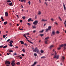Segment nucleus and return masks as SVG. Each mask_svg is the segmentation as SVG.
I'll use <instances>...</instances> for the list:
<instances>
[{
    "label": "nucleus",
    "instance_id": "nucleus-1",
    "mask_svg": "<svg viewBox=\"0 0 66 66\" xmlns=\"http://www.w3.org/2000/svg\"><path fill=\"white\" fill-rule=\"evenodd\" d=\"M53 52H54L55 53V55L54 56V59H55V58H56L57 59H58L59 58V57L60 56L59 55H57L56 56V52L54 50H53Z\"/></svg>",
    "mask_w": 66,
    "mask_h": 66
},
{
    "label": "nucleus",
    "instance_id": "nucleus-2",
    "mask_svg": "<svg viewBox=\"0 0 66 66\" xmlns=\"http://www.w3.org/2000/svg\"><path fill=\"white\" fill-rule=\"evenodd\" d=\"M34 51L35 52H37V53H38V54H39L40 52H39V50L38 49V48H37V47L34 50Z\"/></svg>",
    "mask_w": 66,
    "mask_h": 66
},
{
    "label": "nucleus",
    "instance_id": "nucleus-3",
    "mask_svg": "<svg viewBox=\"0 0 66 66\" xmlns=\"http://www.w3.org/2000/svg\"><path fill=\"white\" fill-rule=\"evenodd\" d=\"M49 37H48L45 38V43L46 44H48V43H47V42H48V39H49Z\"/></svg>",
    "mask_w": 66,
    "mask_h": 66
},
{
    "label": "nucleus",
    "instance_id": "nucleus-4",
    "mask_svg": "<svg viewBox=\"0 0 66 66\" xmlns=\"http://www.w3.org/2000/svg\"><path fill=\"white\" fill-rule=\"evenodd\" d=\"M38 21L36 20L33 22V24H35V25H37V23H38Z\"/></svg>",
    "mask_w": 66,
    "mask_h": 66
},
{
    "label": "nucleus",
    "instance_id": "nucleus-5",
    "mask_svg": "<svg viewBox=\"0 0 66 66\" xmlns=\"http://www.w3.org/2000/svg\"><path fill=\"white\" fill-rule=\"evenodd\" d=\"M5 64H8L9 65H10V64H11V63L10 62V61H7V60L5 62Z\"/></svg>",
    "mask_w": 66,
    "mask_h": 66
},
{
    "label": "nucleus",
    "instance_id": "nucleus-6",
    "mask_svg": "<svg viewBox=\"0 0 66 66\" xmlns=\"http://www.w3.org/2000/svg\"><path fill=\"white\" fill-rule=\"evenodd\" d=\"M14 61H13L11 63V64L12 65V66H15V63Z\"/></svg>",
    "mask_w": 66,
    "mask_h": 66
},
{
    "label": "nucleus",
    "instance_id": "nucleus-7",
    "mask_svg": "<svg viewBox=\"0 0 66 66\" xmlns=\"http://www.w3.org/2000/svg\"><path fill=\"white\" fill-rule=\"evenodd\" d=\"M42 14V12L40 11H39L38 12V14L39 15H40Z\"/></svg>",
    "mask_w": 66,
    "mask_h": 66
},
{
    "label": "nucleus",
    "instance_id": "nucleus-8",
    "mask_svg": "<svg viewBox=\"0 0 66 66\" xmlns=\"http://www.w3.org/2000/svg\"><path fill=\"white\" fill-rule=\"evenodd\" d=\"M65 57L64 56H62L61 60L63 61L64 60H65Z\"/></svg>",
    "mask_w": 66,
    "mask_h": 66
},
{
    "label": "nucleus",
    "instance_id": "nucleus-9",
    "mask_svg": "<svg viewBox=\"0 0 66 66\" xmlns=\"http://www.w3.org/2000/svg\"><path fill=\"white\" fill-rule=\"evenodd\" d=\"M5 15L6 17L8 16V13H7V12H5Z\"/></svg>",
    "mask_w": 66,
    "mask_h": 66
},
{
    "label": "nucleus",
    "instance_id": "nucleus-10",
    "mask_svg": "<svg viewBox=\"0 0 66 66\" xmlns=\"http://www.w3.org/2000/svg\"><path fill=\"white\" fill-rule=\"evenodd\" d=\"M63 5L64 9V10H66V7H65V4H64V3H63Z\"/></svg>",
    "mask_w": 66,
    "mask_h": 66
},
{
    "label": "nucleus",
    "instance_id": "nucleus-11",
    "mask_svg": "<svg viewBox=\"0 0 66 66\" xmlns=\"http://www.w3.org/2000/svg\"><path fill=\"white\" fill-rule=\"evenodd\" d=\"M48 20H47V19H42V21H47Z\"/></svg>",
    "mask_w": 66,
    "mask_h": 66
},
{
    "label": "nucleus",
    "instance_id": "nucleus-12",
    "mask_svg": "<svg viewBox=\"0 0 66 66\" xmlns=\"http://www.w3.org/2000/svg\"><path fill=\"white\" fill-rule=\"evenodd\" d=\"M45 4L46 6H48V3H47V2H45Z\"/></svg>",
    "mask_w": 66,
    "mask_h": 66
},
{
    "label": "nucleus",
    "instance_id": "nucleus-13",
    "mask_svg": "<svg viewBox=\"0 0 66 66\" xmlns=\"http://www.w3.org/2000/svg\"><path fill=\"white\" fill-rule=\"evenodd\" d=\"M51 26H49L48 27V29L49 30H51Z\"/></svg>",
    "mask_w": 66,
    "mask_h": 66
},
{
    "label": "nucleus",
    "instance_id": "nucleus-14",
    "mask_svg": "<svg viewBox=\"0 0 66 66\" xmlns=\"http://www.w3.org/2000/svg\"><path fill=\"white\" fill-rule=\"evenodd\" d=\"M16 64L17 65H20V63L19 62L16 63Z\"/></svg>",
    "mask_w": 66,
    "mask_h": 66
},
{
    "label": "nucleus",
    "instance_id": "nucleus-15",
    "mask_svg": "<svg viewBox=\"0 0 66 66\" xmlns=\"http://www.w3.org/2000/svg\"><path fill=\"white\" fill-rule=\"evenodd\" d=\"M53 47H54V46L53 45H51V46L50 47V49H51V48H53Z\"/></svg>",
    "mask_w": 66,
    "mask_h": 66
},
{
    "label": "nucleus",
    "instance_id": "nucleus-16",
    "mask_svg": "<svg viewBox=\"0 0 66 66\" xmlns=\"http://www.w3.org/2000/svg\"><path fill=\"white\" fill-rule=\"evenodd\" d=\"M64 23L65 27H66V20H65V22H64Z\"/></svg>",
    "mask_w": 66,
    "mask_h": 66
},
{
    "label": "nucleus",
    "instance_id": "nucleus-17",
    "mask_svg": "<svg viewBox=\"0 0 66 66\" xmlns=\"http://www.w3.org/2000/svg\"><path fill=\"white\" fill-rule=\"evenodd\" d=\"M52 34L53 35H55V32H54V31H52Z\"/></svg>",
    "mask_w": 66,
    "mask_h": 66
},
{
    "label": "nucleus",
    "instance_id": "nucleus-18",
    "mask_svg": "<svg viewBox=\"0 0 66 66\" xmlns=\"http://www.w3.org/2000/svg\"><path fill=\"white\" fill-rule=\"evenodd\" d=\"M36 64H37V62H35L34 63V64H33V66H35V65H36Z\"/></svg>",
    "mask_w": 66,
    "mask_h": 66
},
{
    "label": "nucleus",
    "instance_id": "nucleus-19",
    "mask_svg": "<svg viewBox=\"0 0 66 66\" xmlns=\"http://www.w3.org/2000/svg\"><path fill=\"white\" fill-rule=\"evenodd\" d=\"M7 22H5L4 23V25H6V24H7Z\"/></svg>",
    "mask_w": 66,
    "mask_h": 66
},
{
    "label": "nucleus",
    "instance_id": "nucleus-20",
    "mask_svg": "<svg viewBox=\"0 0 66 66\" xmlns=\"http://www.w3.org/2000/svg\"><path fill=\"white\" fill-rule=\"evenodd\" d=\"M20 42L21 44H24V42H23L22 41H20Z\"/></svg>",
    "mask_w": 66,
    "mask_h": 66
},
{
    "label": "nucleus",
    "instance_id": "nucleus-21",
    "mask_svg": "<svg viewBox=\"0 0 66 66\" xmlns=\"http://www.w3.org/2000/svg\"><path fill=\"white\" fill-rule=\"evenodd\" d=\"M31 20H32V19L31 18L29 19H28V22H29V21H31Z\"/></svg>",
    "mask_w": 66,
    "mask_h": 66
},
{
    "label": "nucleus",
    "instance_id": "nucleus-22",
    "mask_svg": "<svg viewBox=\"0 0 66 66\" xmlns=\"http://www.w3.org/2000/svg\"><path fill=\"white\" fill-rule=\"evenodd\" d=\"M54 24H56V26H57V25H58V24L56 22H54Z\"/></svg>",
    "mask_w": 66,
    "mask_h": 66
},
{
    "label": "nucleus",
    "instance_id": "nucleus-23",
    "mask_svg": "<svg viewBox=\"0 0 66 66\" xmlns=\"http://www.w3.org/2000/svg\"><path fill=\"white\" fill-rule=\"evenodd\" d=\"M22 51L24 53L26 52V51L24 49H23L22 50Z\"/></svg>",
    "mask_w": 66,
    "mask_h": 66
},
{
    "label": "nucleus",
    "instance_id": "nucleus-24",
    "mask_svg": "<svg viewBox=\"0 0 66 66\" xmlns=\"http://www.w3.org/2000/svg\"><path fill=\"white\" fill-rule=\"evenodd\" d=\"M60 46L61 47H63L64 46V44H62L61 45H60Z\"/></svg>",
    "mask_w": 66,
    "mask_h": 66
},
{
    "label": "nucleus",
    "instance_id": "nucleus-25",
    "mask_svg": "<svg viewBox=\"0 0 66 66\" xmlns=\"http://www.w3.org/2000/svg\"><path fill=\"white\" fill-rule=\"evenodd\" d=\"M9 5L10 6H12V3H9Z\"/></svg>",
    "mask_w": 66,
    "mask_h": 66
},
{
    "label": "nucleus",
    "instance_id": "nucleus-26",
    "mask_svg": "<svg viewBox=\"0 0 66 66\" xmlns=\"http://www.w3.org/2000/svg\"><path fill=\"white\" fill-rule=\"evenodd\" d=\"M40 52L42 53H44V51L43 50H41L40 51Z\"/></svg>",
    "mask_w": 66,
    "mask_h": 66
},
{
    "label": "nucleus",
    "instance_id": "nucleus-27",
    "mask_svg": "<svg viewBox=\"0 0 66 66\" xmlns=\"http://www.w3.org/2000/svg\"><path fill=\"white\" fill-rule=\"evenodd\" d=\"M39 35V36H40L41 37H42V36H44V34H40Z\"/></svg>",
    "mask_w": 66,
    "mask_h": 66
},
{
    "label": "nucleus",
    "instance_id": "nucleus-28",
    "mask_svg": "<svg viewBox=\"0 0 66 66\" xmlns=\"http://www.w3.org/2000/svg\"><path fill=\"white\" fill-rule=\"evenodd\" d=\"M41 58V59H44V58H46V57L45 56H43Z\"/></svg>",
    "mask_w": 66,
    "mask_h": 66
},
{
    "label": "nucleus",
    "instance_id": "nucleus-29",
    "mask_svg": "<svg viewBox=\"0 0 66 66\" xmlns=\"http://www.w3.org/2000/svg\"><path fill=\"white\" fill-rule=\"evenodd\" d=\"M1 19H2V21H4V19H3V18L2 17H1Z\"/></svg>",
    "mask_w": 66,
    "mask_h": 66
},
{
    "label": "nucleus",
    "instance_id": "nucleus-30",
    "mask_svg": "<svg viewBox=\"0 0 66 66\" xmlns=\"http://www.w3.org/2000/svg\"><path fill=\"white\" fill-rule=\"evenodd\" d=\"M7 47V46L6 45L3 47V48H6Z\"/></svg>",
    "mask_w": 66,
    "mask_h": 66
},
{
    "label": "nucleus",
    "instance_id": "nucleus-31",
    "mask_svg": "<svg viewBox=\"0 0 66 66\" xmlns=\"http://www.w3.org/2000/svg\"><path fill=\"white\" fill-rule=\"evenodd\" d=\"M44 31V30H42V31H39V33H42V32H43V31Z\"/></svg>",
    "mask_w": 66,
    "mask_h": 66
},
{
    "label": "nucleus",
    "instance_id": "nucleus-32",
    "mask_svg": "<svg viewBox=\"0 0 66 66\" xmlns=\"http://www.w3.org/2000/svg\"><path fill=\"white\" fill-rule=\"evenodd\" d=\"M24 37H25L27 39H28V38H27V37L26 36L24 35Z\"/></svg>",
    "mask_w": 66,
    "mask_h": 66
},
{
    "label": "nucleus",
    "instance_id": "nucleus-33",
    "mask_svg": "<svg viewBox=\"0 0 66 66\" xmlns=\"http://www.w3.org/2000/svg\"><path fill=\"white\" fill-rule=\"evenodd\" d=\"M7 2H9L10 3L11 2V1H10L9 0H8L7 1Z\"/></svg>",
    "mask_w": 66,
    "mask_h": 66
},
{
    "label": "nucleus",
    "instance_id": "nucleus-34",
    "mask_svg": "<svg viewBox=\"0 0 66 66\" xmlns=\"http://www.w3.org/2000/svg\"><path fill=\"white\" fill-rule=\"evenodd\" d=\"M51 21H54V19H53V18H52L51 19Z\"/></svg>",
    "mask_w": 66,
    "mask_h": 66
},
{
    "label": "nucleus",
    "instance_id": "nucleus-35",
    "mask_svg": "<svg viewBox=\"0 0 66 66\" xmlns=\"http://www.w3.org/2000/svg\"><path fill=\"white\" fill-rule=\"evenodd\" d=\"M22 18H23V19L24 20L26 18V17L23 16L22 17Z\"/></svg>",
    "mask_w": 66,
    "mask_h": 66
},
{
    "label": "nucleus",
    "instance_id": "nucleus-36",
    "mask_svg": "<svg viewBox=\"0 0 66 66\" xmlns=\"http://www.w3.org/2000/svg\"><path fill=\"white\" fill-rule=\"evenodd\" d=\"M34 55H35V56H36L37 55V54L36 53H35L34 54Z\"/></svg>",
    "mask_w": 66,
    "mask_h": 66
},
{
    "label": "nucleus",
    "instance_id": "nucleus-37",
    "mask_svg": "<svg viewBox=\"0 0 66 66\" xmlns=\"http://www.w3.org/2000/svg\"><path fill=\"white\" fill-rule=\"evenodd\" d=\"M59 18L60 19V20L61 21H62V20L61 19V18L59 16Z\"/></svg>",
    "mask_w": 66,
    "mask_h": 66
},
{
    "label": "nucleus",
    "instance_id": "nucleus-38",
    "mask_svg": "<svg viewBox=\"0 0 66 66\" xmlns=\"http://www.w3.org/2000/svg\"><path fill=\"white\" fill-rule=\"evenodd\" d=\"M49 30L48 29H47L46 30V32H48V31Z\"/></svg>",
    "mask_w": 66,
    "mask_h": 66
},
{
    "label": "nucleus",
    "instance_id": "nucleus-39",
    "mask_svg": "<svg viewBox=\"0 0 66 66\" xmlns=\"http://www.w3.org/2000/svg\"><path fill=\"white\" fill-rule=\"evenodd\" d=\"M61 49V47H59L58 48H57L58 50H60V49Z\"/></svg>",
    "mask_w": 66,
    "mask_h": 66
},
{
    "label": "nucleus",
    "instance_id": "nucleus-40",
    "mask_svg": "<svg viewBox=\"0 0 66 66\" xmlns=\"http://www.w3.org/2000/svg\"><path fill=\"white\" fill-rule=\"evenodd\" d=\"M56 33H57V34H59V33H60V32H59V31H57L56 32Z\"/></svg>",
    "mask_w": 66,
    "mask_h": 66
},
{
    "label": "nucleus",
    "instance_id": "nucleus-41",
    "mask_svg": "<svg viewBox=\"0 0 66 66\" xmlns=\"http://www.w3.org/2000/svg\"><path fill=\"white\" fill-rule=\"evenodd\" d=\"M37 15H35V19H37Z\"/></svg>",
    "mask_w": 66,
    "mask_h": 66
},
{
    "label": "nucleus",
    "instance_id": "nucleus-42",
    "mask_svg": "<svg viewBox=\"0 0 66 66\" xmlns=\"http://www.w3.org/2000/svg\"><path fill=\"white\" fill-rule=\"evenodd\" d=\"M28 3L29 5H30V4H31V2L30 1H29L28 2Z\"/></svg>",
    "mask_w": 66,
    "mask_h": 66
},
{
    "label": "nucleus",
    "instance_id": "nucleus-43",
    "mask_svg": "<svg viewBox=\"0 0 66 66\" xmlns=\"http://www.w3.org/2000/svg\"><path fill=\"white\" fill-rule=\"evenodd\" d=\"M36 28V26H35V25H34L33 26V28L34 29L35 28Z\"/></svg>",
    "mask_w": 66,
    "mask_h": 66
},
{
    "label": "nucleus",
    "instance_id": "nucleus-44",
    "mask_svg": "<svg viewBox=\"0 0 66 66\" xmlns=\"http://www.w3.org/2000/svg\"><path fill=\"white\" fill-rule=\"evenodd\" d=\"M28 25H29V26H30L31 25V24L30 23H27Z\"/></svg>",
    "mask_w": 66,
    "mask_h": 66
},
{
    "label": "nucleus",
    "instance_id": "nucleus-45",
    "mask_svg": "<svg viewBox=\"0 0 66 66\" xmlns=\"http://www.w3.org/2000/svg\"><path fill=\"white\" fill-rule=\"evenodd\" d=\"M21 8H23V6L22 5H21Z\"/></svg>",
    "mask_w": 66,
    "mask_h": 66
},
{
    "label": "nucleus",
    "instance_id": "nucleus-46",
    "mask_svg": "<svg viewBox=\"0 0 66 66\" xmlns=\"http://www.w3.org/2000/svg\"><path fill=\"white\" fill-rule=\"evenodd\" d=\"M64 48H65V46H66V44H65L64 45Z\"/></svg>",
    "mask_w": 66,
    "mask_h": 66
},
{
    "label": "nucleus",
    "instance_id": "nucleus-47",
    "mask_svg": "<svg viewBox=\"0 0 66 66\" xmlns=\"http://www.w3.org/2000/svg\"><path fill=\"white\" fill-rule=\"evenodd\" d=\"M27 42H29V43H30V40H28V39H27Z\"/></svg>",
    "mask_w": 66,
    "mask_h": 66
},
{
    "label": "nucleus",
    "instance_id": "nucleus-48",
    "mask_svg": "<svg viewBox=\"0 0 66 66\" xmlns=\"http://www.w3.org/2000/svg\"><path fill=\"white\" fill-rule=\"evenodd\" d=\"M27 34H25L24 35H23V36H24H24H26V35H27Z\"/></svg>",
    "mask_w": 66,
    "mask_h": 66
},
{
    "label": "nucleus",
    "instance_id": "nucleus-49",
    "mask_svg": "<svg viewBox=\"0 0 66 66\" xmlns=\"http://www.w3.org/2000/svg\"><path fill=\"white\" fill-rule=\"evenodd\" d=\"M2 47H3V45L1 46H0V48H2Z\"/></svg>",
    "mask_w": 66,
    "mask_h": 66
},
{
    "label": "nucleus",
    "instance_id": "nucleus-50",
    "mask_svg": "<svg viewBox=\"0 0 66 66\" xmlns=\"http://www.w3.org/2000/svg\"><path fill=\"white\" fill-rule=\"evenodd\" d=\"M13 51H12V50H10L9 51L10 52H13Z\"/></svg>",
    "mask_w": 66,
    "mask_h": 66
},
{
    "label": "nucleus",
    "instance_id": "nucleus-51",
    "mask_svg": "<svg viewBox=\"0 0 66 66\" xmlns=\"http://www.w3.org/2000/svg\"><path fill=\"white\" fill-rule=\"evenodd\" d=\"M3 38H5V35H3Z\"/></svg>",
    "mask_w": 66,
    "mask_h": 66
},
{
    "label": "nucleus",
    "instance_id": "nucleus-52",
    "mask_svg": "<svg viewBox=\"0 0 66 66\" xmlns=\"http://www.w3.org/2000/svg\"><path fill=\"white\" fill-rule=\"evenodd\" d=\"M9 43L11 45H12V43L11 42H9Z\"/></svg>",
    "mask_w": 66,
    "mask_h": 66
},
{
    "label": "nucleus",
    "instance_id": "nucleus-53",
    "mask_svg": "<svg viewBox=\"0 0 66 66\" xmlns=\"http://www.w3.org/2000/svg\"><path fill=\"white\" fill-rule=\"evenodd\" d=\"M10 39H8V40H7V42H9V41H10Z\"/></svg>",
    "mask_w": 66,
    "mask_h": 66
},
{
    "label": "nucleus",
    "instance_id": "nucleus-54",
    "mask_svg": "<svg viewBox=\"0 0 66 66\" xmlns=\"http://www.w3.org/2000/svg\"><path fill=\"white\" fill-rule=\"evenodd\" d=\"M12 44H10L9 46H10V47H12Z\"/></svg>",
    "mask_w": 66,
    "mask_h": 66
},
{
    "label": "nucleus",
    "instance_id": "nucleus-55",
    "mask_svg": "<svg viewBox=\"0 0 66 66\" xmlns=\"http://www.w3.org/2000/svg\"><path fill=\"white\" fill-rule=\"evenodd\" d=\"M27 35H30V34L29 33H26Z\"/></svg>",
    "mask_w": 66,
    "mask_h": 66
},
{
    "label": "nucleus",
    "instance_id": "nucleus-56",
    "mask_svg": "<svg viewBox=\"0 0 66 66\" xmlns=\"http://www.w3.org/2000/svg\"><path fill=\"white\" fill-rule=\"evenodd\" d=\"M19 29L20 30H23V29H20V28H19Z\"/></svg>",
    "mask_w": 66,
    "mask_h": 66
},
{
    "label": "nucleus",
    "instance_id": "nucleus-57",
    "mask_svg": "<svg viewBox=\"0 0 66 66\" xmlns=\"http://www.w3.org/2000/svg\"><path fill=\"white\" fill-rule=\"evenodd\" d=\"M10 42H11V43H13V40H11L10 41Z\"/></svg>",
    "mask_w": 66,
    "mask_h": 66
},
{
    "label": "nucleus",
    "instance_id": "nucleus-58",
    "mask_svg": "<svg viewBox=\"0 0 66 66\" xmlns=\"http://www.w3.org/2000/svg\"><path fill=\"white\" fill-rule=\"evenodd\" d=\"M24 45H25L26 46H27V45L26 43L24 44Z\"/></svg>",
    "mask_w": 66,
    "mask_h": 66
},
{
    "label": "nucleus",
    "instance_id": "nucleus-59",
    "mask_svg": "<svg viewBox=\"0 0 66 66\" xmlns=\"http://www.w3.org/2000/svg\"><path fill=\"white\" fill-rule=\"evenodd\" d=\"M20 22L22 23V20H20Z\"/></svg>",
    "mask_w": 66,
    "mask_h": 66
},
{
    "label": "nucleus",
    "instance_id": "nucleus-60",
    "mask_svg": "<svg viewBox=\"0 0 66 66\" xmlns=\"http://www.w3.org/2000/svg\"><path fill=\"white\" fill-rule=\"evenodd\" d=\"M16 16L17 17H18V18H19V16L18 15H16Z\"/></svg>",
    "mask_w": 66,
    "mask_h": 66
},
{
    "label": "nucleus",
    "instance_id": "nucleus-61",
    "mask_svg": "<svg viewBox=\"0 0 66 66\" xmlns=\"http://www.w3.org/2000/svg\"><path fill=\"white\" fill-rule=\"evenodd\" d=\"M23 0H21V2H23Z\"/></svg>",
    "mask_w": 66,
    "mask_h": 66
},
{
    "label": "nucleus",
    "instance_id": "nucleus-62",
    "mask_svg": "<svg viewBox=\"0 0 66 66\" xmlns=\"http://www.w3.org/2000/svg\"><path fill=\"white\" fill-rule=\"evenodd\" d=\"M21 55L23 57L24 56V54H22Z\"/></svg>",
    "mask_w": 66,
    "mask_h": 66
},
{
    "label": "nucleus",
    "instance_id": "nucleus-63",
    "mask_svg": "<svg viewBox=\"0 0 66 66\" xmlns=\"http://www.w3.org/2000/svg\"><path fill=\"white\" fill-rule=\"evenodd\" d=\"M39 3H41V1H40V0H39Z\"/></svg>",
    "mask_w": 66,
    "mask_h": 66
},
{
    "label": "nucleus",
    "instance_id": "nucleus-64",
    "mask_svg": "<svg viewBox=\"0 0 66 66\" xmlns=\"http://www.w3.org/2000/svg\"><path fill=\"white\" fill-rule=\"evenodd\" d=\"M17 55V54L16 53L14 54L13 55Z\"/></svg>",
    "mask_w": 66,
    "mask_h": 66
}]
</instances>
